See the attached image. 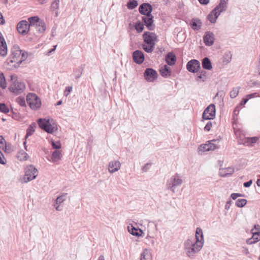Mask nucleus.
Segmentation results:
<instances>
[{"label":"nucleus","mask_w":260,"mask_h":260,"mask_svg":"<svg viewBox=\"0 0 260 260\" xmlns=\"http://www.w3.org/2000/svg\"><path fill=\"white\" fill-rule=\"evenodd\" d=\"M203 245L196 242L193 238L187 239L184 243V249L186 255L190 258L194 257L195 255L200 251Z\"/></svg>","instance_id":"f257e3e1"},{"label":"nucleus","mask_w":260,"mask_h":260,"mask_svg":"<svg viewBox=\"0 0 260 260\" xmlns=\"http://www.w3.org/2000/svg\"><path fill=\"white\" fill-rule=\"evenodd\" d=\"M38 176V170L32 165L27 166L25 169L24 176L20 178L22 183H25L35 179Z\"/></svg>","instance_id":"f03ea898"},{"label":"nucleus","mask_w":260,"mask_h":260,"mask_svg":"<svg viewBox=\"0 0 260 260\" xmlns=\"http://www.w3.org/2000/svg\"><path fill=\"white\" fill-rule=\"evenodd\" d=\"M21 54V49L18 45H14L11 49V54L7 58L6 63L8 65L12 67V63L18 64Z\"/></svg>","instance_id":"7ed1b4c3"},{"label":"nucleus","mask_w":260,"mask_h":260,"mask_svg":"<svg viewBox=\"0 0 260 260\" xmlns=\"http://www.w3.org/2000/svg\"><path fill=\"white\" fill-rule=\"evenodd\" d=\"M37 123L41 129L48 134H53L55 131L57 130L56 126H53L49 119L40 118L37 120Z\"/></svg>","instance_id":"20e7f679"},{"label":"nucleus","mask_w":260,"mask_h":260,"mask_svg":"<svg viewBox=\"0 0 260 260\" xmlns=\"http://www.w3.org/2000/svg\"><path fill=\"white\" fill-rule=\"evenodd\" d=\"M26 101L29 107L32 110H36L41 107V100L35 93H29L26 96Z\"/></svg>","instance_id":"39448f33"},{"label":"nucleus","mask_w":260,"mask_h":260,"mask_svg":"<svg viewBox=\"0 0 260 260\" xmlns=\"http://www.w3.org/2000/svg\"><path fill=\"white\" fill-rule=\"evenodd\" d=\"M182 183V180L179 177L178 174L176 173L167 181V188L174 193L175 192V187L181 185Z\"/></svg>","instance_id":"423d86ee"},{"label":"nucleus","mask_w":260,"mask_h":260,"mask_svg":"<svg viewBox=\"0 0 260 260\" xmlns=\"http://www.w3.org/2000/svg\"><path fill=\"white\" fill-rule=\"evenodd\" d=\"M215 106L211 104L205 109L202 114V118L204 120L213 119L215 117Z\"/></svg>","instance_id":"0eeeda50"},{"label":"nucleus","mask_w":260,"mask_h":260,"mask_svg":"<svg viewBox=\"0 0 260 260\" xmlns=\"http://www.w3.org/2000/svg\"><path fill=\"white\" fill-rule=\"evenodd\" d=\"M157 39V36L154 32L145 31L143 35V41L147 45H155Z\"/></svg>","instance_id":"6e6552de"},{"label":"nucleus","mask_w":260,"mask_h":260,"mask_svg":"<svg viewBox=\"0 0 260 260\" xmlns=\"http://www.w3.org/2000/svg\"><path fill=\"white\" fill-rule=\"evenodd\" d=\"M25 88L24 83L21 82H14L9 87V90L16 94H18L22 92Z\"/></svg>","instance_id":"1a4fd4ad"},{"label":"nucleus","mask_w":260,"mask_h":260,"mask_svg":"<svg viewBox=\"0 0 260 260\" xmlns=\"http://www.w3.org/2000/svg\"><path fill=\"white\" fill-rule=\"evenodd\" d=\"M157 72L152 68H147L144 73L145 79L148 82H153L157 79Z\"/></svg>","instance_id":"9d476101"},{"label":"nucleus","mask_w":260,"mask_h":260,"mask_svg":"<svg viewBox=\"0 0 260 260\" xmlns=\"http://www.w3.org/2000/svg\"><path fill=\"white\" fill-rule=\"evenodd\" d=\"M200 68V62L197 59H191L189 60L186 64L187 70L189 72L192 73H198V71Z\"/></svg>","instance_id":"9b49d317"},{"label":"nucleus","mask_w":260,"mask_h":260,"mask_svg":"<svg viewBox=\"0 0 260 260\" xmlns=\"http://www.w3.org/2000/svg\"><path fill=\"white\" fill-rule=\"evenodd\" d=\"M18 32L22 35L27 34L29 30V23L26 20L20 21L17 25Z\"/></svg>","instance_id":"f8f14e48"},{"label":"nucleus","mask_w":260,"mask_h":260,"mask_svg":"<svg viewBox=\"0 0 260 260\" xmlns=\"http://www.w3.org/2000/svg\"><path fill=\"white\" fill-rule=\"evenodd\" d=\"M142 20L149 30H153L155 29V25L153 23V16L152 15L143 16Z\"/></svg>","instance_id":"ddd939ff"},{"label":"nucleus","mask_w":260,"mask_h":260,"mask_svg":"<svg viewBox=\"0 0 260 260\" xmlns=\"http://www.w3.org/2000/svg\"><path fill=\"white\" fill-rule=\"evenodd\" d=\"M153 8L152 6L148 3H144L139 7V13L143 15H151Z\"/></svg>","instance_id":"4468645a"},{"label":"nucleus","mask_w":260,"mask_h":260,"mask_svg":"<svg viewBox=\"0 0 260 260\" xmlns=\"http://www.w3.org/2000/svg\"><path fill=\"white\" fill-rule=\"evenodd\" d=\"M203 41L207 46L213 45L215 41V36L213 32L210 31L206 32L203 37Z\"/></svg>","instance_id":"2eb2a0df"},{"label":"nucleus","mask_w":260,"mask_h":260,"mask_svg":"<svg viewBox=\"0 0 260 260\" xmlns=\"http://www.w3.org/2000/svg\"><path fill=\"white\" fill-rule=\"evenodd\" d=\"M133 58L135 63L139 64H141L144 60V54L142 51L137 50L133 53Z\"/></svg>","instance_id":"dca6fc26"},{"label":"nucleus","mask_w":260,"mask_h":260,"mask_svg":"<svg viewBox=\"0 0 260 260\" xmlns=\"http://www.w3.org/2000/svg\"><path fill=\"white\" fill-rule=\"evenodd\" d=\"M216 141V140L214 139L208 141V143L207 144L201 145L200 147V150L203 151H209L210 150H214L218 148V146L216 144L212 143V142H215Z\"/></svg>","instance_id":"f3484780"},{"label":"nucleus","mask_w":260,"mask_h":260,"mask_svg":"<svg viewBox=\"0 0 260 260\" xmlns=\"http://www.w3.org/2000/svg\"><path fill=\"white\" fill-rule=\"evenodd\" d=\"M176 56L173 52H168L165 57V61L169 66H173L176 62Z\"/></svg>","instance_id":"a211bd4d"},{"label":"nucleus","mask_w":260,"mask_h":260,"mask_svg":"<svg viewBox=\"0 0 260 260\" xmlns=\"http://www.w3.org/2000/svg\"><path fill=\"white\" fill-rule=\"evenodd\" d=\"M195 242L203 245L204 243L203 232L201 228H197L195 234Z\"/></svg>","instance_id":"6ab92c4d"},{"label":"nucleus","mask_w":260,"mask_h":260,"mask_svg":"<svg viewBox=\"0 0 260 260\" xmlns=\"http://www.w3.org/2000/svg\"><path fill=\"white\" fill-rule=\"evenodd\" d=\"M189 25L193 30H198L201 29L202 22L199 18H192L190 21Z\"/></svg>","instance_id":"aec40b11"},{"label":"nucleus","mask_w":260,"mask_h":260,"mask_svg":"<svg viewBox=\"0 0 260 260\" xmlns=\"http://www.w3.org/2000/svg\"><path fill=\"white\" fill-rule=\"evenodd\" d=\"M252 236L251 238L248 239L246 240V243L248 245H251L260 240V232H253V229L252 230Z\"/></svg>","instance_id":"412c9836"},{"label":"nucleus","mask_w":260,"mask_h":260,"mask_svg":"<svg viewBox=\"0 0 260 260\" xmlns=\"http://www.w3.org/2000/svg\"><path fill=\"white\" fill-rule=\"evenodd\" d=\"M120 166L121 164L118 160L111 161L109 164V171L111 173H114L120 169Z\"/></svg>","instance_id":"4be33fe9"},{"label":"nucleus","mask_w":260,"mask_h":260,"mask_svg":"<svg viewBox=\"0 0 260 260\" xmlns=\"http://www.w3.org/2000/svg\"><path fill=\"white\" fill-rule=\"evenodd\" d=\"M228 1V0H220L219 4L214 9V11L218 12L219 14L225 11L227 8Z\"/></svg>","instance_id":"5701e85b"},{"label":"nucleus","mask_w":260,"mask_h":260,"mask_svg":"<svg viewBox=\"0 0 260 260\" xmlns=\"http://www.w3.org/2000/svg\"><path fill=\"white\" fill-rule=\"evenodd\" d=\"M128 231L133 235L136 236H141L143 234V231L140 228H135L133 225H129L127 226Z\"/></svg>","instance_id":"b1692460"},{"label":"nucleus","mask_w":260,"mask_h":260,"mask_svg":"<svg viewBox=\"0 0 260 260\" xmlns=\"http://www.w3.org/2000/svg\"><path fill=\"white\" fill-rule=\"evenodd\" d=\"M161 76L164 78H167L171 75V69L167 65H164L159 70Z\"/></svg>","instance_id":"393cba45"},{"label":"nucleus","mask_w":260,"mask_h":260,"mask_svg":"<svg viewBox=\"0 0 260 260\" xmlns=\"http://www.w3.org/2000/svg\"><path fill=\"white\" fill-rule=\"evenodd\" d=\"M219 15V13L216 11H214V9H213L208 15L207 19L211 23H214L216 22V20Z\"/></svg>","instance_id":"a878e982"},{"label":"nucleus","mask_w":260,"mask_h":260,"mask_svg":"<svg viewBox=\"0 0 260 260\" xmlns=\"http://www.w3.org/2000/svg\"><path fill=\"white\" fill-rule=\"evenodd\" d=\"M27 58V53L25 51H23L21 50V54L20 59L18 61V64H14L12 65V68H10L9 69L12 70L13 68H17L20 66V64L24 61Z\"/></svg>","instance_id":"bb28decb"},{"label":"nucleus","mask_w":260,"mask_h":260,"mask_svg":"<svg viewBox=\"0 0 260 260\" xmlns=\"http://www.w3.org/2000/svg\"><path fill=\"white\" fill-rule=\"evenodd\" d=\"M202 64L203 68L205 70H211L212 69L211 61L207 57H205L202 59Z\"/></svg>","instance_id":"cd10ccee"},{"label":"nucleus","mask_w":260,"mask_h":260,"mask_svg":"<svg viewBox=\"0 0 260 260\" xmlns=\"http://www.w3.org/2000/svg\"><path fill=\"white\" fill-rule=\"evenodd\" d=\"M258 138L257 137H247L245 138L243 144L246 146H252L257 142Z\"/></svg>","instance_id":"c85d7f7f"},{"label":"nucleus","mask_w":260,"mask_h":260,"mask_svg":"<svg viewBox=\"0 0 260 260\" xmlns=\"http://www.w3.org/2000/svg\"><path fill=\"white\" fill-rule=\"evenodd\" d=\"M37 126V125L35 122H32L31 124H30L26 129V134L25 136V139H26L28 138V137L30 136L33 134V133L35 132V128Z\"/></svg>","instance_id":"c756f323"},{"label":"nucleus","mask_w":260,"mask_h":260,"mask_svg":"<svg viewBox=\"0 0 260 260\" xmlns=\"http://www.w3.org/2000/svg\"><path fill=\"white\" fill-rule=\"evenodd\" d=\"M207 79V72L204 70H202L197 73L196 81H201L204 82Z\"/></svg>","instance_id":"7c9ffc66"},{"label":"nucleus","mask_w":260,"mask_h":260,"mask_svg":"<svg viewBox=\"0 0 260 260\" xmlns=\"http://www.w3.org/2000/svg\"><path fill=\"white\" fill-rule=\"evenodd\" d=\"M84 68V66H81L74 70V75L76 79H78L81 77Z\"/></svg>","instance_id":"2f4dec72"},{"label":"nucleus","mask_w":260,"mask_h":260,"mask_svg":"<svg viewBox=\"0 0 260 260\" xmlns=\"http://www.w3.org/2000/svg\"><path fill=\"white\" fill-rule=\"evenodd\" d=\"M37 30L40 32L42 33L46 30L45 23L43 20H40V22L35 26Z\"/></svg>","instance_id":"473e14b6"},{"label":"nucleus","mask_w":260,"mask_h":260,"mask_svg":"<svg viewBox=\"0 0 260 260\" xmlns=\"http://www.w3.org/2000/svg\"><path fill=\"white\" fill-rule=\"evenodd\" d=\"M140 260H151V254L148 249H144L141 253Z\"/></svg>","instance_id":"72a5a7b5"},{"label":"nucleus","mask_w":260,"mask_h":260,"mask_svg":"<svg viewBox=\"0 0 260 260\" xmlns=\"http://www.w3.org/2000/svg\"><path fill=\"white\" fill-rule=\"evenodd\" d=\"M40 19L38 16H32L28 18V21L29 22V27L34 26L35 27L37 24L40 22Z\"/></svg>","instance_id":"f704fd0d"},{"label":"nucleus","mask_w":260,"mask_h":260,"mask_svg":"<svg viewBox=\"0 0 260 260\" xmlns=\"http://www.w3.org/2000/svg\"><path fill=\"white\" fill-rule=\"evenodd\" d=\"M144 24L140 21H137L135 24V28L138 33L143 31L144 28Z\"/></svg>","instance_id":"c9c22d12"},{"label":"nucleus","mask_w":260,"mask_h":260,"mask_svg":"<svg viewBox=\"0 0 260 260\" xmlns=\"http://www.w3.org/2000/svg\"><path fill=\"white\" fill-rule=\"evenodd\" d=\"M138 5V3L136 0H128L126 4V7L129 10H133L136 8Z\"/></svg>","instance_id":"e433bc0d"},{"label":"nucleus","mask_w":260,"mask_h":260,"mask_svg":"<svg viewBox=\"0 0 260 260\" xmlns=\"http://www.w3.org/2000/svg\"><path fill=\"white\" fill-rule=\"evenodd\" d=\"M7 45L6 43L0 44V55L5 57L7 54Z\"/></svg>","instance_id":"4c0bfd02"},{"label":"nucleus","mask_w":260,"mask_h":260,"mask_svg":"<svg viewBox=\"0 0 260 260\" xmlns=\"http://www.w3.org/2000/svg\"><path fill=\"white\" fill-rule=\"evenodd\" d=\"M232 54L230 51H226L223 56V62L228 63L231 60Z\"/></svg>","instance_id":"58836bf2"},{"label":"nucleus","mask_w":260,"mask_h":260,"mask_svg":"<svg viewBox=\"0 0 260 260\" xmlns=\"http://www.w3.org/2000/svg\"><path fill=\"white\" fill-rule=\"evenodd\" d=\"M154 46L155 45L145 44L142 45V48L145 52L147 53H151L153 51Z\"/></svg>","instance_id":"ea45409f"},{"label":"nucleus","mask_w":260,"mask_h":260,"mask_svg":"<svg viewBox=\"0 0 260 260\" xmlns=\"http://www.w3.org/2000/svg\"><path fill=\"white\" fill-rule=\"evenodd\" d=\"M0 87L3 89H5L7 87L6 79L2 72H0Z\"/></svg>","instance_id":"a19ab883"},{"label":"nucleus","mask_w":260,"mask_h":260,"mask_svg":"<svg viewBox=\"0 0 260 260\" xmlns=\"http://www.w3.org/2000/svg\"><path fill=\"white\" fill-rule=\"evenodd\" d=\"M59 0H54L51 5L50 10L54 11L57 10L59 8Z\"/></svg>","instance_id":"79ce46f5"},{"label":"nucleus","mask_w":260,"mask_h":260,"mask_svg":"<svg viewBox=\"0 0 260 260\" xmlns=\"http://www.w3.org/2000/svg\"><path fill=\"white\" fill-rule=\"evenodd\" d=\"M240 89V87H236L235 88H233V89L231 91L230 93V96L231 98L234 99L236 98L239 93V90Z\"/></svg>","instance_id":"37998d69"},{"label":"nucleus","mask_w":260,"mask_h":260,"mask_svg":"<svg viewBox=\"0 0 260 260\" xmlns=\"http://www.w3.org/2000/svg\"><path fill=\"white\" fill-rule=\"evenodd\" d=\"M247 201L246 199H238L236 202V205L239 208L243 207L247 203Z\"/></svg>","instance_id":"c03bdc74"},{"label":"nucleus","mask_w":260,"mask_h":260,"mask_svg":"<svg viewBox=\"0 0 260 260\" xmlns=\"http://www.w3.org/2000/svg\"><path fill=\"white\" fill-rule=\"evenodd\" d=\"M61 153L60 151L56 150L54 151L52 154V159L54 160H58L60 159Z\"/></svg>","instance_id":"a18cd8bd"},{"label":"nucleus","mask_w":260,"mask_h":260,"mask_svg":"<svg viewBox=\"0 0 260 260\" xmlns=\"http://www.w3.org/2000/svg\"><path fill=\"white\" fill-rule=\"evenodd\" d=\"M67 193H62L59 196L57 197L55 200L56 204H60L62 203L65 200V197Z\"/></svg>","instance_id":"49530a36"},{"label":"nucleus","mask_w":260,"mask_h":260,"mask_svg":"<svg viewBox=\"0 0 260 260\" xmlns=\"http://www.w3.org/2000/svg\"><path fill=\"white\" fill-rule=\"evenodd\" d=\"M16 101L20 106L22 107L26 106L25 100L24 97L22 96L18 97L16 99Z\"/></svg>","instance_id":"de8ad7c7"},{"label":"nucleus","mask_w":260,"mask_h":260,"mask_svg":"<svg viewBox=\"0 0 260 260\" xmlns=\"http://www.w3.org/2000/svg\"><path fill=\"white\" fill-rule=\"evenodd\" d=\"M0 112L4 113H8L9 109L5 103H0Z\"/></svg>","instance_id":"09e8293b"},{"label":"nucleus","mask_w":260,"mask_h":260,"mask_svg":"<svg viewBox=\"0 0 260 260\" xmlns=\"http://www.w3.org/2000/svg\"><path fill=\"white\" fill-rule=\"evenodd\" d=\"M51 144L52 148L54 149L58 150L61 148V144L59 141L55 142L52 140Z\"/></svg>","instance_id":"8fccbe9b"},{"label":"nucleus","mask_w":260,"mask_h":260,"mask_svg":"<svg viewBox=\"0 0 260 260\" xmlns=\"http://www.w3.org/2000/svg\"><path fill=\"white\" fill-rule=\"evenodd\" d=\"M7 145L5 139L2 136H0V148L3 149L5 148V149H7ZM5 151L6 152V150H5Z\"/></svg>","instance_id":"3c124183"},{"label":"nucleus","mask_w":260,"mask_h":260,"mask_svg":"<svg viewBox=\"0 0 260 260\" xmlns=\"http://www.w3.org/2000/svg\"><path fill=\"white\" fill-rule=\"evenodd\" d=\"M72 86H68L66 88L63 94L65 96H68V95L70 93L71 91L72 90Z\"/></svg>","instance_id":"603ef678"},{"label":"nucleus","mask_w":260,"mask_h":260,"mask_svg":"<svg viewBox=\"0 0 260 260\" xmlns=\"http://www.w3.org/2000/svg\"><path fill=\"white\" fill-rule=\"evenodd\" d=\"M258 96V93L257 92H254L250 94H247L245 97L247 99H248V101L251 99H252L254 97Z\"/></svg>","instance_id":"864d4df0"},{"label":"nucleus","mask_w":260,"mask_h":260,"mask_svg":"<svg viewBox=\"0 0 260 260\" xmlns=\"http://www.w3.org/2000/svg\"><path fill=\"white\" fill-rule=\"evenodd\" d=\"M212 123L211 121H208L204 127L205 131L209 132L212 127Z\"/></svg>","instance_id":"5fc2aeb1"},{"label":"nucleus","mask_w":260,"mask_h":260,"mask_svg":"<svg viewBox=\"0 0 260 260\" xmlns=\"http://www.w3.org/2000/svg\"><path fill=\"white\" fill-rule=\"evenodd\" d=\"M6 161H5V158L4 157V154L1 151H0V164L2 165H5L6 164Z\"/></svg>","instance_id":"6e6d98bb"},{"label":"nucleus","mask_w":260,"mask_h":260,"mask_svg":"<svg viewBox=\"0 0 260 260\" xmlns=\"http://www.w3.org/2000/svg\"><path fill=\"white\" fill-rule=\"evenodd\" d=\"M252 183V180H250L247 182H245L243 183V186L245 187H250Z\"/></svg>","instance_id":"4d7b16f0"},{"label":"nucleus","mask_w":260,"mask_h":260,"mask_svg":"<svg viewBox=\"0 0 260 260\" xmlns=\"http://www.w3.org/2000/svg\"><path fill=\"white\" fill-rule=\"evenodd\" d=\"M151 164L150 163H147L146 164H145V166L142 168V171L143 172H147L148 170L149 169V166H151Z\"/></svg>","instance_id":"13d9d810"},{"label":"nucleus","mask_w":260,"mask_h":260,"mask_svg":"<svg viewBox=\"0 0 260 260\" xmlns=\"http://www.w3.org/2000/svg\"><path fill=\"white\" fill-rule=\"evenodd\" d=\"M21 154L23 155V157L22 158H20V160H27L28 157V154L25 152H23Z\"/></svg>","instance_id":"bf43d9fd"},{"label":"nucleus","mask_w":260,"mask_h":260,"mask_svg":"<svg viewBox=\"0 0 260 260\" xmlns=\"http://www.w3.org/2000/svg\"><path fill=\"white\" fill-rule=\"evenodd\" d=\"M226 169H227L228 171V172H229L230 173H227L225 174L224 175H222V176H223V177L226 176H227V175H228V174L231 175V174H232L234 173V169H233V168H227Z\"/></svg>","instance_id":"052dcab7"},{"label":"nucleus","mask_w":260,"mask_h":260,"mask_svg":"<svg viewBox=\"0 0 260 260\" xmlns=\"http://www.w3.org/2000/svg\"><path fill=\"white\" fill-rule=\"evenodd\" d=\"M232 204V201L231 199H230L229 201H228L226 203L225 206V209L226 210H229L230 208V206Z\"/></svg>","instance_id":"680f3d73"},{"label":"nucleus","mask_w":260,"mask_h":260,"mask_svg":"<svg viewBox=\"0 0 260 260\" xmlns=\"http://www.w3.org/2000/svg\"><path fill=\"white\" fill-rule=\"evenodd\" d=\"M5 23V20L2 13L0 12V25H3Z\"/></svg>","instance_id":"e2e57ef3"},{"label":"nucleus","mask_w":260,"mask_h":260,"mask_svg":"<svg viewBox=\"0 0 260 260\" xmlns=\"http://www.w3.org/2000/svg\"><path fill=\"white\" fill-rule=\"evenodd\" d=\"M17 76L15 75H11L10 76V80L11 81L13 82H17Z\"/></svg>","instance_id":"0e129e2a"},{"label":"nucleus","mask_w":260,"mask_h":260,"mask_svg":"<svg viewBox=\"0 0 260 260\" xmlns=\"http://www.w3.org/2000/svg\"><path fill=\"white\" fill-rule=\"evenodd\" d=\"M202 5H207L209 3V0H198Z\"/></svg>","instance_id":"69168bd1"},{"label":"nucleus","mask_w":260,"mask_h":260,"mask_svg":"<svg viewBox=\"0 0 260 260\" xmlns=\"http://www.w3.org/2000/svg\"><path fill=\"white\" fill-rule=\"evenodd\" d=\"M248 102V99H246V97L242 99V101H241L240 104L241 106H244L245 105V104Z\"/></svg>","instance_id":"338daca9"},{"label":"nucleus","mask_w":260,"mask_h":260,"mask_svg":"<svg viewBox=\"0 0 260 260\" xmlns=\"http://www.w3.org/2000/svg\"><path fill=\"white\" fill-rule=\"evenodd\" d=\"M255 86H258V87L260 86V82L254 81V82H252L250 86L252 87H253Z\"/></svg>","instance_id":"774afa93"}]
</instances>
